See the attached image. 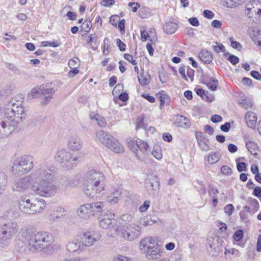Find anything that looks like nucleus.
I'll return each instance as SVG.
<instances>
[{"mask_svg":"<svg viewBox=\"0 0 261 261\" xmlns=\"http://www.w3.org/2000/svg\"><path fill=\"white\" fill-rule=\"evenodd\" d=\"M54 159L55 161L68 169H71L82 161L83 154L82 152L73 154L65 148H59Z\"/></svg>","mask_w":261,"mask_h":261,"instance_id":"nucleus-4","label":"nucleus"},{"mask_svg":"<svg viewBox=\"0 0 261 261\" xmlns=\"http://www.w3.org/2000/svg\"><path fill=\"white\" fill-rule=\"evenodd\" d=\"M128 7L132 8V11L133 12H137L138 8L140 7V5L138 3H129L128 4Z\"/></svg>","mask_w":261,"mask_h":261,"instance_id":"nucleus-58","label":"nucleus"},{"mask_svg":"<svg viewBox=\"0 0 261 261\" xmlns=\"http://www.w3.org/2000/svg\"><path fill=\"white\" fill-rule=\"evenodd\" d=\"M212 48L213 49V50L215 51H216L217 53H219L220 52H222L224 54H226L225 53L226 50H225V47L224 46V45L223 44H222L221 43H220L219 42H216V45H214L212 47Z\"/></svg>","mask_w":261,"mask_h":261,"instance_id":"nucleus-40","label":"nucleus"},{"mask_svg":"<svg viewBox=\"0 0 261 261\" xmlns=\"http://www.w3.org/2000/svg\"><path fill=\"white\" fill-rule=\"evenodd\" d=\"M253 194L257 197H261V188L259 187H256L254 189Z\"/></svg>","mask_w":261,"mask_h":261,"instance_id":"nucleus-64","label":"nucleus"},{"mask_svg":"<svg viewBox=\"0 0 261 261\" xmlns=\"http://www.w3.org/2000/svg\"><path fill=\"white\" fill-rule=\"evenodd\" d=\"M246 146L248 150L256 159L261 158V153L256 152H260L257 144L253 141H248L246 142Z\"/></svg>","mask_w":261,"mask_h":261,"instance_id":"nucleus-24","label":"nucleus"},{"mask_svg":"<svg viewBox=\"0 0 261 261\" xmlns=\"http://www.w3.org/2000/svg\"><path fill=\"white\" fill-rule=\"evenodd\" d=\"M138 78L142 86L147 85L151 79L150 76L148 73H142L140 76H138Z\"/></svg>","mask_w":261,"mask_h":261,"instance_id":"nucleus-32","label":"nucleus"},{"mask_svg":"<svg viewBox=\"0 0 261 261\" xmlns=\"http://www.w3.org/2000/svg\"><path fill=\"white\" fill-rule=\"evenodd\" d=\"M203 15L205 17L212 19L214 17V14L210 10H205L203 11Z\"/></svg>","mask_w":261,"mask_h":261,"instance_id":"nucleus-63","label":"nucleus"},{"mask_svg":"<svg viewBox=\"0 0 261 261\" xmlns=\"http://www.w3.org/2000/svg\"><path fill=\"white\" fill-rule=\"evenodd\" d=\"M96 137L97 140L104 146L111 151L116 153H121L124 151V147L119 141L103 130H97Z\"/></svg>","mask_w":261,"mask_h":261,"instance_id":"nucleus-6","label":"nucleus"},{"mask_svg":"<svg viewBox=\"0 0 261 261\" xmlns=\"http://www.w3.org/2000/svg\"><path fill=\"white\" fill-rule=\"evenodd\" d=\"M120 195L121 193L118 190H115L113 193H111L108 196L107 201L111 203H117Z\"/></svg>","mask_w":261,"mask_h":261,"instance_id":"nucleus-31","label":"nucleus"},{"mask_svg":"<svg viewBox=\"0 0 261 261\" xmlns=\"http://www.w3.org/2000/svg\"><path fill=\"white\" fill-rule=\"evenodd\" d=\"M230 126L231 125L229 122H226L220 126V129L224 132H228L230 128Z\"/></svg>","mask_w":261,"mask_h":261,"instance_id":"nucleus-62","label":"nucleus"},{"mask_svg":"<svg viewBox=\"0 0 261 261\" xmlns=\"http://www.w3.org/2000/svg\"><path fill=\"white\" fill-rule=\"evenodd\" d=\"M33 98H37L42 95V88H33L30 93Z\"/></svg>","mask_w":261,"mask_h":261,"instance_id":"nucleus-41","label":"nucleus"},{"mask_svg":"<svg viewBox=\"0 0 261 261\" xmlns=\"http://www.w3.org/2000/svg\"><path fill=\"white\" fill-rule=\"evenodd\" d=\"M206 85L209 89L214 91L217 89L218 85V82L217 80L211 79L210 81L206 83Z\"/></svg>","mask_w":261,"mask_h":261,"instance_id":"nucleus-38","label":"nucleus"},{"mask_svg":"<svg viewBox=\"0 0 261 261\" xmlns=\"http://www.w3.org/2000/svg\"><path fill=\"white\" fill-rule=\"evenodd\" d=\"M114 215L110 213V215L107 214H101L98 218L99 226L103 229L109 228L112 224Z\"/></svg>","mask_w":261,"mask_h":261,"instance_id":"nucleus-19","label":"nucleus"},{"mask_svg":"<svg viewBox=\"0 0 261 261\" xmlns=\"http://www.w3.org/2000/svg\"><path fill=\"white\" fill-rule=\"evenodd\" d=\"M230 41L231 45L233 48L238 50L242 48L241 44L239 42L234 41L232 37L230 38Z\"/></svg>","mask_w":261,"mask_h":261,"instance_id":"nucleus-55","label":"nucleus"},{"mask_svg":"<svg viewBox=\"0 0 261 261\" xmlns=\"http://www.w3.org/2000/svg\"><path fill=\"white\" fill-rule=\"evenodd\" d=\"M240 105L243 108L248 109L250 108H251L252 105L250 100L248 99H243L242 101L239 102Z\"/></svg>","mask_w":261,"mask_h":261,"instance_id":"nucleus-43","label":"nucleus"},{"mask_svg":"<svg viewBox=\"0 0 261 261\" xmlns=\"http://www.w3.org/2000/svg\"><path fill=\"white\" fill-rule=\"evenodd\" d=\"M195 71L189 66L187 67V75L190 79L191 81L194 80Z\"/></svg>","mask_w":261,"mask_h":261,"instance_id":"nucleus-54","label":"nucleus"},{"mask_svg":"<svg viewBox=\"0 0 261 261\" xmlns=\"http://www.w3.org/2000/svg\"><path fill=\"white\" fill-rule=\"evenodd\" d=\"M173 120L175 124L179 127L187 128L191 125V122L189 120L182 115H175L173 117Z\"/></svg>","mask_w":261,"mask_h":261,"instance_id":"nucleus-23","label":"nucleus"},{"mask_svg":"<svg viewBox=\"0 0 261 261\" xmlns=\"http://www.w3.org/2000/svg\"><path fill=\"white\" fill-rule=\"evenodd\" d=\"M120 219L124 223H128L133 219V216L129 214H125L121 216Z\"/></svg>","mask_w":261,"mask_h":261,"instance_id":"nucleus-44","label":"nucleus"},{"mask_svg":"<svg viewBox=\"0 0 261 261\" xmlns=\"http://www.w3.org/2000/svg\"><path fill=\"white\" fill-rule=\"evenodd\" d=\"M34 164L31 158L22 156L13 162L12 171L14 174H25L28 173L34 167Z\"/></svg>","mask_w":261,"mask_h":261,"instance_id":"nucleus-9","label":"nucleus"},{"mask_svg":"<svg viewBox=\"0 0 261 261\" xmlns=\"http://www.w3.org/2000/svg\"><path fill=\"white\" fill-rule=\"evenodd\" d=\"M219 193V191L217 189L213 187H211V189L208 191V194L211 197H216L217 194Z\"/></svg>","mask_w":261,"mask_h":261,"instance_id":"nucleus-53","label":"nucleus"},{"mask_svg":"<svg viewBox=\"0 0 261 261\" xmlns=\"http://www.w3.org/2000/svg\"><path fill=\"white\" fill-rule=\"evenodd\" d=\"M55 90L48 86H45L42 88V95L44 96V100L42 101V103L46 105L53 98V95L55 93Z\"/></svg>","mask_w":261,"mask_h":261,"instance_id":"nucleus-21","label":"nucleus"},{"mask_svg":"<svg viewBox=\"0 0 261 261\" xmlns=\"http://www.w3.org/2000/svg\"><path fill=\"white\" fill-rule=\"evenodd\" d=\"M141 232V227L135 224L122 226L117 230V234L120 238L128 241H133L138 239Z\"/></svg>","mask_w":261,"mask_h":261,"instance_id":"nucleus-7","label":"nucleus"},{"mask_svg":"<svg viewBox=\"0 0 261 261\" xmlns=\"http://www.w3.org/2000/svg\"><path fill=\"white\" fill-rule=\"evenodd\" d=\"M111 42L108 38H105L103 40V44L102 46L103 55H107L110 51Z\"/></svg>","mask_w":261,"mask_h":261,"instance_id":"nucleus-36","label":"nucleus"},{"mask_svg":"<svg viewBox=\"0 0 261 261\" xmlns=\"http://www.w3.org/2000/svg\"><path fill=\"white\" fill-rule=\"evenodd\" d=\"M205 141V140L200 141L198 142V144L201 150L206 152L210 150V147Z\"/></svg>","mask_w":261,"mask_h":261,"instance_id":"nucleus-42","label":"nucleus"},{"mask_svg":"<svg viewBox=\"0 0 261 261\" xmlns=\"http://www.w3.org/2000/svg\"><path fill=\"white\" fill-rule=\"evenodd\" d=\"M243 237V231L242 230L239 229L236 231L233 235V238L235 241H240Z\"/></svg>","mask_w":261,"mask_h":261,"instance_id":"nucleus-45","label":"nucleus"},{"mask_svg":"<svg viewBox=\"0 0 261 261\" xmlns=\"http://www.w3.org/2000/svg\"><path fill=\"white\" fill-rule=\"evenodd\" d=\"M30 175L32 176L33 179L38 180L39 182L51 181L54 178V174L53 171L43 167H40Z\"/></svg>","mask_w":261,"mask_h":261,"instance_id":"nucleus-14","label":"nucleus"},{"mask_svg":"<svg viewBox=\"0 0 261 261\" xmlns=\"http://www.w3.org/2000/svg\"><path fill=\"white\" fill-rule=\"evenodd\" d=\"M67 250L70 252H81L83 250V246L78 239L69 242L66 245Z\"/></svg>","mask_w":261,"mask_h":261,"instance_id":"nucleus-22","label":"nucleus"},{"mask_svg":"<svg viewBox=\"0 0 261 261\" xmlns=\"http://www.w3.org/2000/svg\"><path fill=\"white\" fill-rule=\"evenodd\" d=\"M156 96L158 97L161 102L160 106V109H162V107L165 104H169L170 99L166 92L164 91H160L159 93H158Z\"/></svg>","mask_w":261,"mask_h":261,"instance_id":"nucleus-28","label":"nucleus"},{"mask_svg":"<svg viewBox=\"0 0 261 261\" xmlns=\"http://www.w3.org/2000/svg\"><path fill=\"white\" fill-rule=\"evenodd\" d=\"M151 154L158 160H160L162 158V150L159 147L153 148Z\"/></svg>","mask_w":261,"mask_h":261,"instance_id":"nucleus-37","label":"nucleus"},{"mask_svg":"<svg viewBox=\"0 0 261 261\" xmlns=\"http://www.w3.org/2000/svg\"><path fill=\"white\" fill-rule=\"evenodd\" d=\"M57 187L50 181L38 182L36 187L34 186L33 190L38 195L50 197L54 196L57 192Z\"/></svg>","mask_w":261,"mask_h":261,"instance_id":"nucleus-11","label":"nucleus"},{"mask_svg":"<svg viewBox=\"0 0 261 261\" xmlns=\"http://www.w3.org/2000/svg\"><path fill=\"white\" fill-rule=\"evenodd\" d=\"M76 213L77 216L85 220H89L93 214L92 212L91 207L89 204L81 205L77 210Z\"/></svg>","mask_w":261,"mask_h":261,"instance_id":"nucleus-18","label":"nucleus"},{"mask_svg":"<svg viewBox=\"0 0 261 261\" xmlns=\"http://www.w3.org/2000/svg\"><path fill=\"white\" fill-rule=\"evenodd\" d=\"M30 236L29 249L32 252L45 248L54 241L53 234L47 232H37Z\"/></svg>","mask_w":261,"mask_h":261,"instance_id":"nucleus-3","label":"nucleus"},{"mask_svg":"<svg viewBox=\"0 0 261 261\" xmlns=\"http://www.w3.org/2000/svg\"><path fill=\"white\" fill-rule=\"evenodd\" d=\"M114 261H130V258L119 254L114 258Z\"/></svg>","mask_w":261,"mask_h":261,"instance_id":"nucleus-51","label":"nucleus"},{"mask_svg":"<svg viewBox=\"0 0 261 261\" xmlns=\"http://www.w3.org/2000/svg\"><path fill=\"white\" fill-rule=\"evenodd\" d=\"M67 145L70 150L79 151L83 147V142L77 136L72 135L69 138Z\"/></svg>","mask_w":261,"mask_h":261,"instance_id":"nucleus-20","label":"nucleus"},{"mask_svg":"<svg viewBox=\"0 0 261 261\" xmlns=\"http://www.w3.org/2000/svg\"><path fill=\"white\" fill-rule=\"evenodd\" d=\"M196 138L197 140V142L200 141L205 140L206 139V136L201 132H197L196 134Z\"/></svg>","mask_w":261,"mask_h":261,"instance_id":"nucleus-57","label":"nucleus"},{"mask_svg":"<svg viewBox=\"0 0 261 261\" xmlns=\"http://www.w3.org/2000/svg\"><path fill=\"white\" fill-rule=\"evenodd\" d=\"M177 28V24L173 22H166L163 26V30L164 32L168 34L174 33Z\"/></svg>","mask_w":261,"mask_h":261,"instance_id":"nucleus-27","label":"nucleus"},{"mask_svg":"<svg viewBox=\"0 0 261 261\" xmlns=\"http://www.w3.org/2000/svg\"><path fill=\"white\" fill-rule=\"evenodd\" d=\"M160 183L159 178L156 176H152L145 181V187L149 195L155 196L158 194Z\"/></svg>","mask_w":261,"mask_h":261,"instance_id":"nucleus-15","label":"nucleus"},{"mask_svg":"<svg viewBox=\"0 0 261 261\" xmlns=\"http://www.w3.org/2000/svg\"><path fill=\"white\" fill-rule=\"evenodd\" d=\"M242 0H224V5L228 8H232L240 5Z\"/></svg>","mask_w":261,"mask_h":261,"instance_id":"nucleus-35","label":"nucleus"},{"mask_svg":"<svg viewBox=\"0 0 261 261\" xmlns=\"http://www.w3.org/2000/svg\"><path fill=\"white\" fill-rule=\"evenodd\" d=\"M224 210L227 215L230 216L232 215V212L234 211V207L232 204H229L224 207Z\"/></svg>","mask_w":261,"mask_h":261,"instance_id":"nucleus-48","label":"nucleus"},{"mask_svg":"<svg viewBox=\"0 0 261 261\" xmlns=\"http://www.w3.org/2000/svg\"><path fill=\"white\" fill-rule=\"evenodd\" d=\"M87 183L84 188L86 195L91 198L97 197L105 189V177L100 172L94 170L89 171L86 175Z\"/></svg>","mask_w":261,"mask_h":261,"instance_id":"nucleus-2","label":"nucleus"},{"mask_svg":"<svg viewBox=\"0 0 261 261\" xmlns=\"http://www.w3.org/2000/svg\"><path fill=\"white\" fill-rule=\"evenodd\" d=\"M33 177L30 175L16 180L12 184V189L14 192L23 193L29 189Z\"/></svg>","mask_w":261,"mask_h":261,"instance_id":"nucleus-13","label":"nucleus"},{"mask_svg":"<svg viewBox=\"0 0 261 261\" xmlns=\"http://www.w3.org/2000/svg\"><path fill=\"white\" fill-rule=\"evenodd\" d=\"M221 172L225 175H229L232 173L231 168L227 166H223L221 168Z\"/></svg>","mask_w":261,"mask_h":261,"instance_id":"nucleus-49","label":"nucleus"},{"mask_svg":"<svg viewBox=\"0 0 261 261\" xmlns=\"http://www.w3.org/2000/svg\"><path fill=\"white\" fill-rule=\"evenodd\" d=\"M100 239V236L90 231L84 232L81 235V242L84 247L91 246Z\"/></svg>","mask_w":261,"mask_h":261,"instance_id":"nucleus-16","label":"nucleus"},{"mask_svg":"<svg viewBox=\"0 0 261 261\" xmlns=\"http://www.w3.org/2000/svg\"><path fill=\"white\" fill-rule=\"evenodd\" d=\"M150 206V201L148 200H146L144 201L143 205H141L139 207V211L140 212H146Z\"/></svg>","mask_w":261,"mask_h":261,"instance_id":"nucleus-50","label":"nucleus"},{"mask_svg":"<svg viewBox=\"0 0 261 261\" xmlns=\"http://www.w3.org/2000/svg\"><path fill=\"white\" fill-rule=\"evenodd\" d=\"M257 119L256 114L253 112H248L246 114L245 119L246 124L249 127L252 129H255Z\"/></svg>","mask_w":261,"mask_h":261,"instance_id":"nucleus-25","label":"nucleus"},{"mask_svg":"<svg viewBox=\"0 0 261 261\" xmlns=\"http://www.w3.org/2000/svg\"><path fill=\"white\" fill-rule=\"evenodd\" d=\"M34 200H31L29 199H26L21 197L18 202V208L19 210L25 214L33 215L34 209Z\"/></svg>","mask_w":261,"mask_h":261,"instance_id":"nucleus-17","label":"nucleus"},{"mask_svg":"<svg viewBox=\"0 0 261 261\" xmlns=\"http://www.w3.org/2000/svg\"><path fill=\"white\" fill-rule=\"evenodd\" d=\"M124 58L127 60L129 62L131 63L134 65H136L137 62L134 59L133 56L129 54H125L124 55Z\"/></svg>","mask_w":261,"mask_h":261,"instance_id":"nucleus-52","label":"nucleus"},{"mask_svg":"<svg viewBox=\"0 0 261 261\" xmlns=\"http://www.w3.org/2000/svg\"><path fill=\"white\" fill-rule=\"evenodd\" d=\"M33 215L41 213L46 208V202L43 199H36L34 200Z\"/></svg>","mask_w":261,"mask_h":261,"instance_id":"nucleus-26","label":"nucleus"},{"mask_svg":"<svg viewBox=\"0 0 261 261\" xmlns=\"http://www.w3.org/2000/svg\"><path fill=\"white\" fill-rule=\"evenodd\" d=\"M91 207L92 212L94 214V213H99L103 208V203L102 202H96L89 204Z\"/></svg>","mask_w":261,"mask_h":261,"instance_id":"nucleus-33","label":"nucleus"},{"mask_svg":"<svg viewBox=\"0 0 261 261\" xmlns=\"http://www.w3.org/2000/svg\"><path fill=\"white\" fill-rule=\"evenodd\" d=\"M97 124L101 127H104L106 125V121L105 118L100 116L97 121Z\"/></svg>","mask_w":261,"mask_h":261,"instance_id":"nucleus-61","label":"nucleus"},{"mask_svg":"<svg viewBox=\"0 0 261 261\" xmlns=\"http://www.w3.org/2000/svg\"><path fill=\"white\" fill-rule=\"evenodd\" d=\"M142 96L151 103H153L155 101V98L148 94L144 93L142 94Z\"/></svg>","mask_w":261,"mask_h":261,"instance_id":"nucleus-60","label":"nucleus"},{"mask_svg":"<svg viewBox=\"0 0 261 261\" xmlns=\"http://www.w3.org/2000/svg\"><path fill=\"white\" fill-rule=\"evenodd\" d=\"M140 248L148 259H156L162 256V250L151 237L143 239L140 243Z\"/></svg>","mask_w":261,"mask_h":261,"instance_id":"nucleus-5","label":"nucleus"},{"mask_svg":"<svg viewBox=\"0 0 261 261\" xmlns=\"http://www.w3.org/2000/svg\"><path fill=\"white\" fill-rule=\"evenodd\" d=\"M128 146L135 153L138 160L144 161L146 158L149 150L146 142L141 140L139 142L130 141L128 143Z\"/></svg>","mask_w":261,"mask_h":261,"instance_id":"nucleus-10","label":"nucleus"},{"mask_svg":"<svg viewBox=\"0 0 261 261\" xmlns=\"http://www.w3.org/2000/svg\"><path fill=\"white\" fill-rule=\"evenodd\" d=\"M116 43L117 46L119 48V50L121 51H124L125 50V44L121 41L120 39H117L116 40Z\"/></svg>","mask_w":261,"mask_h":261,"instance_id":"nucleus-59","label":"nucleus"},{"mask_svg":"<svg viewBox=\"0 0 261 261\" xmlns=\"http://www.w3.org/2000/svg\"><path fill=\"white\" fill-rule=\"evenodd\" d=\"M19 229L18 224L9 221L0 226V242L1 244H7L17 233Z\"/></svg>","mask_w":261,"mask_h":261,"instance_id":"nucleus-8","label":"nucleus"},{"mask_svg":"<svg viewBox=\"0 0 261 261\" xmlns=\"http://www.w3.org/2000/svg\"><path fill=\"white\" fill-rule=\"evenodd\" d=\"M199 58L204 63L210 64L213 61V56L210 52L206 50L201 51Z\"/></svg>","mask_w":261,"mask_h":261,"instance_id":"nucleus-29","label":"nucleus"},{"mask_svg":"<svg viewBox=\"0 0 261 261\" xmlns=\"http://www.w3.org/2000/svg\"><path fill=\"white\" fill-rule=\"evenodd\" d=\"M60 45V43L58 42H50L49 41H43L41 42V45L43 47H46L47 46H51L54 47H57Z\"/></svg>","mask_w":261,"mask_h":261,"instance_id":"nucleus-46","label":"nucleus"},{"mask_svg":"<svg viewBox=\"0 0 261 261\" xmlns=\"http://www.w3.org/2000/svg\"><path fill=\"white\" fill-rule=\"evenodd\" d=\"M7 183V175L4 172L0 171V195L5 191Z\"/></svg>","mask_w":261,"mask_h":261,"instance_id":"nucleus-30","label":"nucleus"},{"mask_svg":"<svg viewBox=\"0 0 261 261\" xmlns=\"http://www.w3.org/2000/svg\"><path fill=\"white\" fill-rule=\"evenodd\" d=\"M245 14L249 18L261 21V2L252 1L247 3Z\"/></svg>","mask_w":261,"mask_h":261,"instance_id":"nucleus-12","label":"nucleus"},{"mask_svg":"<svg viewBox=\"0 0 261 261\" xmlns=\"http://www.w3.org/2000/svg\"><path fill=\"white\" fill-rule=\"evenodd\" d=\"M253 33L254 37L253 40L254 42L260 47V49H261V31H253Z\"/></svg>","mask_w":261,"mask_h":261,"instance_id":"nucleus-39","label":"nucleus"},{"mask_svg":"<svg viewBox=\"0 0 261 261\" xmlns=\"http://www.w3.org/2000/svg\"><path fill=\"white\" fill-rule=\"evenodd\" d=\"M20 96L12 98L4 109V117L0 123V134L4 137L12 133L18 124L25 118L26 115L22 106Z\"/></svg>","mask_w":261,"mask_h":261,"instance_id":"nucleus-1","label":"nucleus"},{"mask_svg":"<svg viewBox=\"0 0 261 261\" xmlns=\"http://www.w3.org/2000/svg\"><path fill=\"white\" fill-rule=\"evenodd\" d=\"M120 21V18L118 15H113L110 17V22L114 26H117V24Z\"/></svg>","mask_w":261,"mask_h":261,"instance_id":"nucleus-47","label":"nucleus"},{"mask_svg":"<svg viewBox=\"0 0 261 261\" xmlns=\"http://www.w3.org/2000/svg\"><path fill=\"white\" fill-rule=\"evenodd\" d=\"M237 167L240 172L246 170V165L244 162L238 163Z\"/></svg>","mask_w":261,"mask_h":261,"instance_id":"nucleus-56","label":"nucleus"},{"mask_svg":"<svg viewBox=\"0 0 261 261\" xmlns=\"http://www.w3.org/2000/svg\"><path fill=\"white\" fill-rule=\"evenodd\" d=\"M220 160V155L218 153L212 152L208 156L207 161L210 164H215Z\"/></svg>","mask_w":261,"mask_h":261,"instance_id":"nucleus-34","label":"nucleus"}]
</instances>
